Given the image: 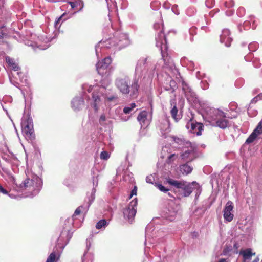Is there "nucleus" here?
Segmentation results:
<instances>
[{"instance_id": "f257e3e1", "label": "nucleus", "mask_w": 262, "mask_h": 262, "mask_svg": "<svg viewBox=\"0 0 262 262\" xmlns=\"http://www.w3.org/2000/svg\"><path fill=\"white\" fill-rule=\"evenodd\" d=\"M130 80L128 76H124L123 77H119L116 79L115 85L120 91L123 94H128L130 92V96L136 97L138 94L139 85L138 80L135 79L130 86L129 85Z\"/></svg>"}, {"instance_id": "f03ea898", "label": "nucleus", "mask_w": 262, "mask_h": 262, "mask_svg": "<svg viewBox=\"0 0 262 262\" xmlns=\"http://www.w3.org/2000/svg\"><path fill=\"white\" fill-rule=\"evenodd\" d=\"M167 182L169 184L176 188L182 189L183 191V196L184 197L189 196L193 190L192 186L197 184L196 182L189 183L185 181H177L170 178L167 180Z\"/></svg>"}, {"instance_id": "7ed1b4c3", "label": "nucleus", "mask_w": 262, "mask_h": 262, "mask_svg": "<svg viewBox=\"0 0 262 262\" xmlns=\"http://www.w3.org/2000/svg\"><path fill=\"white\" fill-rule=\"evenodd\" d=\"M22 132L25 137L30 140L35 138L32 119L28 115L22 119L21 123Z\"/></svg>"}, {"instance_id": "20e7f679", "label": "nucleus", "mask_w": 262, "mask_h": 262, "mask_svg": "<svg viewBox=\"0 0 262 262\" xmlns=\"http://www.w3.org/2000/svg\"><path fill=\"white\" fill-rule=\"evenodd\" d=\"M209 122L212 125L217 126L222 129H225L229 124L228 120L226 119L225 113L220 111H216L214 115L211 116Z\"/></svg>"}, {"instance_id": "39448f33", "label": "nucleus", "mask_w": 262, "mask_h": 262, "mask_svg": "<svg viewBox=\"0 0 262 262\" xmlns=\"http://www.w3.org/2000/svg\"><path fill=\"white\" fill-rule=\"evenodd\" d=\"M138 204L137 199L133 200L128 206L123 209V215L129 223H132L134 219L137 212V206Z\"/></svg>"}, {"instance_id": "423d86ee", "label": "nucleus", "mask_w": 262, "mask_h": 262, "mask_svg": "<svg viewBox=\"0 0 262 262\" xmlns=\"http://www.w3.org/2000/svg\"><path fill=\"white\" fill-rule=\"evenodd\" d=\"M114 42L113 46H118L120 48H124L129 44V40L126 34L117 32L114 37L110 39Z\"/></svg>"}, {"instance_id": "0eeeda50", "label": "nucleus", "mask_w": 262, "mask_h": 262, "mask_svg": "<svg viewBox=\"0 0 262 262\" xmlns=\"http://www.w3.org/2000/svg\"><path fill=\"white\" fill-rule=\"evenodd\" d=\"M186 127L189 129L190 127V131L196 134L198 136L202 135V131L203 130L204 125L201 123L197 122L196 120L193 119V117L191 118L187 122Z\"/></svg>"}, {"instance_id": "6e6552de", "label": "nucleus", "mask_w": 262, "mask_h": 262, "mask_svg": "<svg viewBox=\"0 0 262 262\" xmlns=\"http://www.w3.org/2000/svg\"><path fill=\"white\" fill-rule=\"evenodd\" d=\"M111 63V58L110 57H106L101 61H99L96 64V69L98 73L100 75H103L109 65Z\"/></svg>"}, {"instance_id": "1a4fd4ad", "label": "nucleus", "mask_w": 262, "mask_h": 262, "mask_svg": "<svg viewBox=\"0 0 262 262\" xmlns=\"http://www.w3.org/2000/svg\"><path fill=\"white\" fill-rule=\"evenodd\" d=\"M233 209V203L230 201H228L224 210V218L226 221L229 222L233 220L234 215L231 212Z\"/></svg>"}, {"instance_id": "9d476101", "label": "nucleus", "mask_w": 262, "mask_h": 262, "mask_svg": "<svg viewBox=\"0 0 262 262\" xmlns=\"http://www.w3.org/2000/svg\"><path fill=\"white\" fill-rule=\"evenodd\" d=\"M230 32L228 29H224L222 34L220 35V41L222 43H224L226 47H230L232 38L230 37Z\"/></svg>"}, {"instance_id": "9b49d317", "label": "nucleus", "mask_w": 262, "mask_h": 262, "mask_svg": "<svg viewBox=\"0 0 262 262\" xmlns=\"http://www.w3.org/2000/svg\"><path fill=\"white\" fill-rule=\"evenodd\" d=\"M239 254L243 256V262H250L252 256L255 255V253H253L251 249L241 251Z\"/></svg>"}, {"instance_id": "f8f14e48", "label": "nucleus", "mask_w": 262, "mask_h": 262, "mask_svg": "<svg viewBox=\"0 0 262 262\" xmlns=\"http://www.w3.org/2000/svg\"><path fill=\"white\" fill-rule=\"evenodd\" d=\"M71 8L74 9L75 11H80L83 7V3L81 0H76L74 2H69Z\"/></svg>"}, {"instance_id": "ddd939ff", "label": "nucleus", "mask_w": 262, "mask_h": 262, "mask_svg": "<svg viewBox=\"0 0 262 262\" xmlns=\"http://www.w3.org/2000/svg\"><path fill=\"white\" fill-rule=\"evenodd\" d=\"M84 104V101L81 98H76L72 101V107L74 110H79Z\"/></svg>"}, {"instance_id": "4468645a", "label": "nucleus", "mask_w": 262, "mask_h": 262, "mask_svg": "<svg viewBox=\"0 0 262 262\" xmlns=\"http://www.w3.org/2000/svg\"><path fill=\"white\" fill-rule=\"evenodd\" d=\"M162 58L164 62V64L166 68L172 69L174 67L173 62L170 56L167 54H162Z\"/></svg>"}, {"instance_id": "2eb2a0df", "label": "nucleus", "mask_w": 262, "mask_h": 262, "mask_svg": "<svg viewBox=\"0 0 262 262\" xmlns=\"http://www.w3.org/2000/svg\"><path fill=\"white\" fill-rule=\"evenodd\" d=\"M157 39V43H160V45H166L167 44L165 35L162 31H161L159 33Z\"/></svg>"}, {"instance_id": "dca6fc26", "label": "nucleus", "mask_w": 262, "mask_h": 262, "mask_svg": "<svg viewBox=\"0 0 262 262\" xmlns=\"http://www.w3.org/2000/svg\"><path fill=\"white\" fill-rule=\"evenodd\" d=\"M192 168L187 164L180 166V171L183 174H188L191 172Z\"/></svg>"}, {"instance_id": "f3484780", "label": "nucleus", "mask_w": 262, "mask_h": 262, "mask_svg": "<svg viewBox=\"0 0 262 262\" xmlns=\"http://www.w3.org/2000/svg\"><path fill=\"white\" fill-rule=\"evenodd\" d=\"M7 62L11 67L12 69L15 71H17L20 70V67L14 61L13 59L9 58L7 59Z\"/></svg>"}, {"instance_id": "a211bd4d", "label": "nucleus", "mask_w": 262, "mask_h": 262, "mask_svg": "<svg viewBox=\"0 0 262 262\" xmlns=\"http://www.w3.org/2000/svg\"><path fill=\"white\" fill-rule=\"evenodd\" d=\"M92 98L94 101V108L95 111H97L98 110V104L100 101V97L97 94L93 93L92 94Z\"/></svg>"}, {"instance_id": "6ab92c4d", "label": "nucleus", "mask_w": 262, "mask_h": 262, "mask_svg": "<svg viewBox=\"0 0 262 262\" xmlns=\"http://www.w3.org/2000/svg\"><path fill=\"white\" fill-rule=\"evenodd\" d=\"M147 114L146 111H142L138 115L137 119L140 122L141 124L144 123L145 121L147 119Z\"/></svg>"}, {"instance_id": "aec40b11", "label": "nucleus", "mask_w": 262, "mask_h": 262, "mask_svg": "<svg viewBox=\"0 0 262 262\" xmlns=\"http://www.w3.org/2000/svg\"><path fill=\"white\" fill-rule=\"evenodd\" d=\"M59 258V256L55 252H52L48 257L46 262H55Z\"/></svg>"}, {"instance_id": "412c9836", "label": "nucleus", "mask_w": 262, "mask_h": 262, "mask_svg": "<svg viewBox=\"0 0 262 262\" xmlns=\"http://www.w3.org/2000/svg\"><path fill=\"white\" fill-rule=\"evenodd\" d=\"M178 110L176 107V105H174L173 107L171 110L170 113L171 115V116L174 120L177 122L180 119V117H178L177 113H178Z\"/></svg>"}, {"instance_id": "4be33fe9", "label": "nucleus", "mask_w": 262, "mask_h": 262, "mask_svg": "<svg viewBox=\"0 0 262 262\" xmlns=\"http://www.w3.org/2000/svg\"><path fill=\"white\" fill-rule=\"evenodd\" d=\"M108 224L106 220L102 219L100 220L96 225V228L97 229H100L102 227H105Z\"/></svg>"}, {"instance_id": "5701e85b", "label": "nucleus", "mask_w": 262, "mask_h": 262, "mask_svg": "<svg viewBox=\"0 0 262 262\" xmlns=\"http://www.w3.org/2000/svg\"><path fill=\"white\" fill-rule=\"evenodd\" d=\"M147 58L145 57L141 58L138 61L136 68H141L147 63Z\"/></svg>"}, {"instance_id": "b1692460", "label": "nucleus", "mask_w": 262, "mask_h": 262, "mask_svg": "<svg viewBox=\"0 0 262 262\" xmlns=\"http://www.w3.org/2000/svg\"><path fill=\"white\" fill-rule=\"evenodd\" d=\"M258 136L254 132L250 135V136L247 139L246 143H251L253 142Z\"/></svg>"}, {"instance_id": "393cba45", "label": "nucleus", "mask_w": 262, "mask_h": 262, "mask_svg": "<svg viewBox=\"0 0 262 262\" xmlns=\"http://www.w3.org/2000/svg\"><path fill=\"white\" fill-rule=\"evenodd\" d=\"M178 157V155L172 154L169 155L166 160V163L168 164H171Z\"/></svg>"}, {"instance_id": "a878e982", "label": "nucleus", "mask_w": 262, "mask_h": 262, "mask_svg": "<svg viewBox=\"0 0 262 262\" xmlns=\"http://www.w3.org/2000/svg\"><path fill=\"white\" fill-rule=\"evenodd\" d=\"M136 105L135 103H132L130 106L125 107L123 108V112L126 114H129L135 107Z\"/></svg>"}, {"instance_id": "bb28decb", "label": "nucleus", "mask_w": 262, "mask_h": 262, "mask_svg": "<svg viewBox=\"0 0 262 262\" xmlns=\"http://www.w3.org/2000/svg\"><path fill=\"white\" fill-rule=\"evenodd\" d=\"M253 132H255L257 136L262 134V121L259 122Z\"/></svg>"}, {"instance_id": "cd10ccee", "label": "nucleus", "mask_w": 262, "mask_h": 262, "mask_svg": "<svg viewBox=\"0 0 262 262\" xmlns=\"http://www.w3.org/2000/svg\"><path fill=\"white\" fill-rule=\"evenodd\" d=\"M33 183L32 180H30L29 179H26L23 183L24 187L27 188L32 186Z\"/></svg>"}, {"instance_id": "c85d7f7f", "label": "nucleus", "mask_w": 262, "mask_h": 262, "mask_svg": "<svg viewBox=\"0 0 262 262\" xmlns=\"http://www.w3.org/2000/svg\"><path fill=\"white\" fill-rule=\"evenodd\" d=\"M101 159L106 160L110 158L108 152L106 151H102L100 155Z\"/></svg>"}, {"instance_id": "c756f323", "label": "nucleus", "mask_w": 262, "mask_h": 262, "mask_svg": "<svg viewBox=\"0 0 262 262\" xmlns=\"http://www.w3.org/2000/svg\"><path fill=\"white\" fill-rule=\"evenodd\" d=\"M262 100V93L257 95L256 97L253 98L251 101V103H256L259 100Z\"/></svg>"}, {"instance_id": "7c9ffc66", "label": "nucleus", "mask_w": 262, "mask_h": 262, "mask_svg": "<svg viewBox=\"0 0 262 262\" xmlns=\"http://www.w3.org/2000/svg\"><path fill=\"white\" fill-rule=\"evenodd\" d=\"M64 232H66V235H67V244L70 241V240L71 239V238L72 237V233H71L69 230L68 231H62L61 232V235L64 234Z\"/></svg>"}, {"instance_id": "2f4dec72", "label": "nucleus", "mask_w": 262, "mask_h": 262, "mask_svg": "<svg viewBox=\"0 0 262 262\" xmlns=\"http://www.w3.org/2000/svg\"><path fill=\"white\" fill-rule=\"evenodd\" d=\"M156 186L161 191L165 192H167V191H168L169 190V189L166 188L162 184H157L156 185Z\"/></svg>"}, {"instance_id": "473e14b6", "label": "nucleus", "mask_w": 262, "mask_h": 262, "mask_svg": "<svg viewBox=\"0 0 262 262\" xmlns=\"http://www.w3.org/2000/svg\"><path fill=\"white\" fill-rule=\"evenodd\" d=\"M234 2L233 0H230L229 1H226L224 3V6L226 8H230L234 6Z\"/></svg>"}, {"instance_id": "72a5a7b5", "label": "nucleus", "mask_w": 262, "mask_h": 262, "mask_svg": "<svg viewBox=\"0 0 262 262\" xmlns=\"http://www.w3.org/2000/svg\"><path fill=\"white\" fill-rule=\"evenodd\" d=\"M205 3L208 7L211 8L214 5L215 1L214 0H206Z\"/></svg>"}, {"instance_id": "f704fd0d", "label": "nucleus", "mask_w": 262, "mask_h": 262, "mask_svg": "<svg viewBox=\"0 0 262 262\" xmlns=\"http://www.w3.org/2000/svg\"><path fill=\"white\" fill-rule=\"evenodd\" d=\"M83 208L82 206H80L78 207L75 211L73 216L79 215L81 212V209Z\"/></svg>"}, {"instance_id": "c9c22d12", "label": "nucleus", "mask_w": 262, "mask_h": 262, "mask_svg": "<svg viewBox=\"0 0 262 262\" xmlns=\"http://www.w3.org/2000/svg\"><path fill=\"white\" fill-rule=\"evenodd\" d=\"M173 140L175 142L179 144H182L184 142L183 140L182 139L176 137H173Z\"/></svg>"}, {"instance_id": "e433bc0d", "label": "nucleus", "mask_w": 262, "mask_h": 262, "mask_svg": "<svg viewBox=\"0 0 262 262\" xmlns=\"http://www.w3.org/2000/svg\"><path fill=\"white\" fill-rule=\"evenodd\" d=\"M137 186H135L134 188L133 189V190L131 191V193L130 194L129 198L130 199L133 196V195H136L137 194Z\"/></svg>"}, {"instance_id": "4c0bfd02", "label": "nucleus", "mask_w": 262, "mask_h": 262, "mask_svg": "<svg viewBox=\"0 0 262 262\" xmlns=\"http://www.w3.org/2000/svg\"><path fill=\"white\" fill-rule=\"evenodd\" d=\"M105 115L104 114L101 115L99 119V123L101 124L103 122L105 121Z\"/></svg>"}, {"instance_id": "58836bf2", "label": "nucleus", "mask_w": 262, "mask_h": 262, "mask_svg": "<svg viewBox=\"0 0 262 262\" xmlns=\"http://www.w3.org/2000/svg\"><path fill=\"white\" fill-rule=\"evenodd\" d=\"M0 192L4 194H7L8 193V192L7 190L4 189L3 186L0 184Z\"/></svg>"}, {"instance_id": "ea45409f", "label": "nucleus", "mask_w": 262, "mask_h": 262, "mask_svg": "<svg viewBox=\"0 0 262 262\" xmlns=\"http://www.w3.org/2000/svg\"><path fill=\"white\" fill-rule=\"evenodd\" d=\"M153 177L152 176H148L146 178V181L148 183H152Z\"/></svg>"}, {"instance_id": "a19ab883", "label": "nucleus", "mask_w": 262, "mask_h": 262, "mask_svg": "<svg viewBox=\"0 0 262 262\" xmlns=\"http://www.w3.org/2000/svg\"><path fill=\"white\" fill-rule=\"evenodd\" d=\"M7 34L4 31H0V39H3L4 37L7 36Z\"/></svg>"}, {"instance_id": "79ce46f5", "label": "nucleus", "mask_w": 262, "mask_h": 262, "mask_svg": "<svg viewBox=\"0 0 262 262\" xmlns=\"http://www.w3.org/2000/svg\"><path fill=\"white\" fill-rule=\"evenodd\" d=\"M189 154H190V151H186L184 153H183L181 155V157H182V158L183 159H184L185 158L189 156Z\"/></svg>"}, {"instance_id": "37998d69", "label": "nucleus", "mask_w": 262, "mask_h": 262, "mask_svg": "<svg viewBox=\"0 0 262 262\" xmlns=\"http://www.w3.org/2000/svg\"><path fill=\"white\" fill-rule=\"evenodd\" d=\"M218 262H228L225 258H221Z\"/></svg>"}, {"instance_id": "c03bdc74", "label": "nucleus", "mask_w": 262, "mask_h": 262, "mask_svg": "<svg viewBox=\"0 0 262 262\" xmlns=\"http://www.w3.org/2000/svg\"><path fill=\"white\" fill-rule=\"evenodd\" d=\"M115 98L114 97H108L107 98V99L109 100V101H112Z\"/></svg>"}, {"instance_id": "a18cd8bd", "label": "nucleus", "mask_w": 262, "mask_h": 262, "mask_svg": "<svg viewBox=\"0 0 262 262\" xmlns=\"http://www.w3.org/2000/svg\"><path fill=\"white\" fill-rule=\"evenodd\" d=\"M61 18V17H60L58 19V20L56 21V24H58V23L59 22V21L60 20Z\"/></svg>"}, {"instance_id": "49530a36", "label": "nucleus", "mask_w": 262, "mask_h": 262, "mask_svg": "<svg viewBox=\"0 0 262 262\" xmlns=\"http://www.w3.org/2000/svg\"><path fill=\"white\" fill-rule=\"evenodd\" d=\"M5 28V26H4V25L1 27V29H4Z\"/></svg>"}, {"instance_id": "de8ad7c7", "label": "nucleus", "mask_w": 262, "mask_h": 262, "mask_svg": "<svg viewBox=\"0 0 262 262\" xmlns=\"http://www.w3.org/2000/svg\"><path fill=\"white\" fill-rule=\"evenodd\" d=\"M182 84H183V86H184V85H186V83H184V82H183Z\"/></svg>"}, {"instance_id": "09e8293b", "label": "nucleus", "mask_w": 262, "mask_h": 262, "mask_svg": "<svg viewBox=\"0 0 262 262\" xmlns=\"http://www.w3.org/2000/svg\"><path fill=\"white\" fill-rule=\"evenodd\" d=\"M243 9H244L243 8H240L238 10L240 11V10H243Z\"/></svg>"}, {"instance_id": "8fccbe9b", "label": "nucleus", "mask_w": 262, "mask_h": 262, "mask_svg": "<svg viewBox=\"0 0 262 262\" xmlns=\"http://www.w3.org/2000/svg\"><path fill=\"white\" fill-rule=\"evenodd\" d=\"M161 53H162V54H163V52H161ZM165 55H166L167 54L166 53H164Z\"/></svg>"}]
</instances>
